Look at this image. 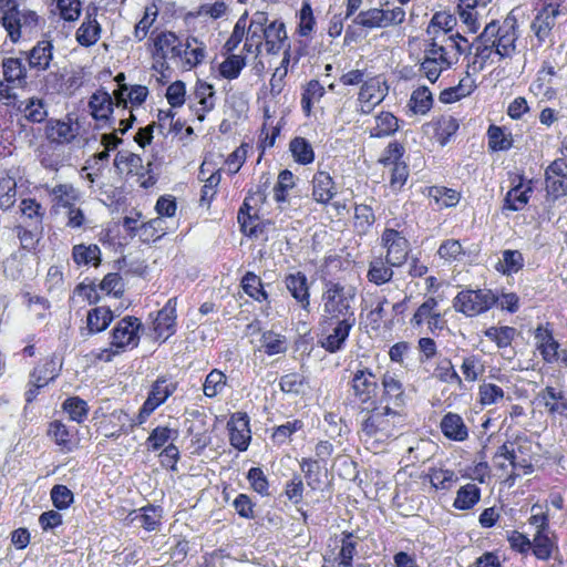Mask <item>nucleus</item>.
Wrapping results in <instances>:
<instances>
[{"mask_svg": "<svg viewBox=\"0 0 567 567\" xmlns=\"http://www.w3.org/2000/svg\"><path fill=\"white\" fill-rule=\"evenodd\" d=\"M560 14L561 11L557 4H548L536 14L530 28L539 43L551 40V30Z\"/></svg>", "mask_w": 567, "mask_h": 567, "instance_id": "nucleus-12", "label": "nucleus"}, {"mask_svg": "<svg viewBox=\"0 0 567 567\" xmlns=\"http://www.w3.org/2000/svg\"><path fill=\"white\" fill-rule=\"evenodd\" d=\"M154 56L162 60L182 58L183 43L174 32H159L153 40Z\"/></svg>", "mask_w": 567, "mask_h": 567, "instance_id": "nucleus-16", "label": "nucleus"}, {"mask_svg": "<svg viewBox=\"0 0 567 567\" xmlns=\"http://www.w3.org/2000/svg\"><path fill=\"white\" fill-rule=\"evenodd\" d=\"M63 409L69 414V417L78 423L83 422L87 417V403L79 396L66 399L63 403Z\"/></svg>", "mask_w": 567, "mask_h": 567, "instance_id": "nucleus-63", "label": "nucleus"}, {"mask_svg": "<svg viewBox=\"0 0 567 567\" xmlns=\"http://www.w3.org/2000/svg\"><path fill=\"white\" fill-rule=\"evenodd\" d=\"M536 347L544 362L553 364L559 360V343L551 330L538 327L535 331Z\"/></svg>", "mask_w": 567, "mask_h": 567, "instance_id": "nucleus-21", "label": "nucleus"}, {"mask_svg": "<svg viewBox=\"0 0 567 567\" xmlns=\"http://www.w3.org/2000/svg\"><path fill=\"white\" fill-rule=\"evenodd\" d=\"M546 193L548 200H557L567 194V162L555 159L546 169Z\"/></svg>", "mask_w": 567, "mask_h": 567, "instance_id": "nucleus-9", "label": "nucleus"}, {"mask_svg": "<svg viewBox=\"0 0 567 567\" xmlns=\"http://www.w3.org/2000/svg\"><path fill=\"white\" fill-rule=\"evenodd\" d=\"M244 291L257 301L267 300V292L264 290L261 279L254 272L248 271L241 279Z\"/></svg>", "mask_w": 567, "mask_h": 567, "instance_id": "nucleus-62", "label": "nucleus"}, {"mask_svg": "<svg viewBox=\"0 0 567 567\" xmlns=\"http://www.w3.org/2000/svg\"><path fill=\"white\" fill-rule=\"evenodd\" d=\"M462 42L466 44L467 40L460 33H456L445 37L441 43H439L440 51L443 52L446 58H449V55L454 56L453 59H449L452 65L455 64L460 56L466 51Z\"/></svg>", "mask_w": 567, "mask_h": 567, "instance_id": "nucleus-44", "label": "nucleus"}, {"mask_svg": "<svg viewBox=\"0 0 567 567\" xmlns=\"http://www.w3.org/2000/svg\"><path fill=\"white\" fill-rule=\"evenodd\" d=\"M555 547L554 533L551 530L535 533L532 548L538 559L547 560Z\"/></svg>", "mask_w": 567, "mask_h": 567, "instance_id": "nucleus-40", "label": "nucleus"}, {"mask_svg": "<svg viewBox=\"0 0 567 567\" xmlns=\"http://www.w3.org/2000/svg\"><path fill=\"white\" fill-rule=\"evenodd\" d=\"M405 20V11L401 7L392 9L371 8L359 12L353 23L367 29H383L399 25Z\"/></svg>", "mask_w": 567, "mask_h": 567, "instance_id": "nucleus-6", "label": "nucleus"}, {"mask_svg": "<svg viewBox=\"0 0 567 567\" xmlns=\"http://www.w3.org/2000/svg\"><path fill=\"white\" fill-rule=\"evenodd\" d=\"M176 306L177 299L171 298L157 312L154 320V331L157 339L167 340L176 331Z\"/></svg>", "mask_w": 567, "mask_h": 567, "instance_id": "nucleus-14", "label": "nucleus"}, {"mask_svg": "<svg viewBox=\"0 0 567 567\" xmlns=\"http://www.w3.org/2000/svg\"><path fill=\"white\" fill-rule=\"evenodd\" d=\"M404 422L405 417L402 410L380 404L368 413L361 424V431L367 437L386 440L395 436Z\"/></svg>", "mask_w": 567, "mask_h": 567, "instance_id": "nucleus-2", "label": "nucleus"}, {"mask_svg": "<svg viewBox=\"0 0 567 567\" xmlns=\"http://www.w3.org/2000/svg\"><path fill=\"white\" fill-rule=\"evenodd\" d=\"M17 111L23 113L25 120L31 123H42L48 117V105L43 99L38 96L20 101Z\"/></svg>", "mask_w": 567, "mask_h": 567, "instance_id": "nucleus-29", "label": "nucleus"}, {"mask_svg": "<svg viewBox=\"0 0 567 567\" xmlns=\"http://www.w3.org/2000/svg\"><path fill=\"white\" fill-rule=\"evenodd\" d=\"M429 476L433 487L445 491L451 489L458 480L452 470L444 468H431Z\"/></svg>", "mask_w": 567, "mask_h": 567, "instance_id": "nucleus-58", "label": "nucleus"}, {"mask_svg": "<svg viewBox=\"0 0 567 567\" xmlns=\"http://www.w3.org/2000/svg\"><path fill=\"white\" fill-rule=\"evenodd\" d=\"M141 328L142 322L136 317L127 316L121 319L112 330L110 347L102 349L96 354V358L101 361L110 362L115 355H118L126 349L136 348L140 342Z\"/></svg>", "mask_w": 567, "mask_h": 567, "instance_id": "nucleus-3", "label": "nucleus"}, {"mask_svg": "<svg viewBox=\"0 0 567 567\" xmlns=\"http://www.w3.org/2000/svg\"><path fill=\"white\" fill-rule=\"evenodd\" d=\"M45 136L51 143L65 144L75 137V130L71 123L50 120L45 125Z\"/></svg>", "mask_w": 567, "mask_h": 567, "instance_id": "nucleus-30", "label": "nucleus"}, {"mask_svg": "<svg viewBox=\"0 0 567 567\" xmlns=\"http://www.w3.org/2000/svg\"><path fill=\"white\" fill-rule=\"evenodd\" d=\"M264 44L268 54H278L287 44L288 37L282 21H267Z\"/></svg>", "mask_w": 567, "mask_h": 567, "instance_id": "nucleus-20", "label": "nucleus"}, {"mask_svg": "<svg viewBox=\"0 0 567 567\" xmlns=\"http://www.w3.org/2000/svg\"><path fill=\"white\" fill-rule=\"evenodd\" d=\"M131 524L143 527L152 532L158 528L162 519V509L155 506L143 507L140 511H133L127 515Z\"/></svg>", "mask_w": 567, "mask_h": 567, "instance_id": "nucleus-26", "label": "nucleus"}, {"mask_svg": "<svg viewBox=\"0 0 567 567\" xmlns=\"http://www.w3.org/2000/svg\"><path fill=\"white\" fill-rule=\"evenodd\" d=\"M517 39V20L513 16H507L502 24L496 21L489 22L482 32V40L493 41L495 53L501 59L512 58L515 54Z\"/></svg>", "mask_w": 567, "mask_h": 567, "instance_id": "nucleus-4", "label": "nucleus"}, {"mask_svg": "<svg viewBox=\"0 0 567 567\" xmlns=\"http://www.w3.org/2000/svg\"><path fill=\"white\" fill-rule=\"evenodd\" d=\"M440 429L443 435L451 441L464 442L468 437V427L457 413H446L440 422Z\"/></svg>", "mask_w": 567, "mask_h": 567, "instance_id": "nucleus-22", "label": "nucleus"}, {"mask_svg": "<svg viewBox=\"0 0 567 567\" xmlns=\"http://www.w3.org/2000/svg\"><path fill=\"white\" fill-rule=\"evenodd\" d=\"M437 301L434 298H427L415 311L411 319L413 326L420 327L425 320L429 324L436 326L440 319V313L436 311Z\"/></svg>", "mask_w": 567, "mask_h": 567, "instance_id": "nucleus-47", "label": "nucleus"}, {"mask_svg": "<svg viewBox=\"0 0 567 567\" xmlns=\"http://www.w3.org/2000/svg\"><path fill=\"white\" fill-rule=\"evenodd\" d=\"M268 14L262 11H257L252 14L249 24L246 23L245 39L252 42L254 47L262 48L265 27H267Z\"/></svg>", "mask_w": 567, "mask_h": 567, "instance_id": "nucleus-34", "label": "nucleus"}, {"mask_svg": "<svg viewBox=\"0 0 567 567\" xmlns=\"http://www.w3.org/2000/svg\"><path fill=\"white\" fill-rule=\"evenodd\" d=\"M2 71L6 81L17 82L19 86L25 83L27 69L18 58H7L2 61Z\"/></svg>", "mask_w": 567, "mask_h": 567, "instance_id": "nucleus-48", "label": "nucleus"}, {"mask_svg": "<svg viewBox=\"0 0 567 567\" xmlns=\"http://www.w3.org/2000/svg\"><path fill=\"white\" fill-rule=\"evenodd\" d=\"M113 312L107 307L91 309L86 316V327L81 330L82 337H90L104 331L113 320Z\"/></svg>", "mask_w": 567, "mask_h": 567, "instance_id": "nucleus-23", "label": "nucleus"}, {"mask_svg": "<svg viewBox=\"0 0 567 567\" xmlns=\"http://www.w3.org/2000/svg\"><path fill=\"white\" fill-rule=\"evenodd\" d=\"M392 267L393 266L386 264V260L384 261L381 258L373 259L372 261H370L369 271L367 275L369 281L378 286L390 281L393 277Z\"/></svg>", "mask_w": 567, "mask_h": 567, "instance_id": "nucleus-49", "label": "nucleus"}, {"mask_svg": "<svg viewBox=\"0 0 567 567\" xmlns=\"http://www.w3.org/2000/svg\"><path fill=\"white\" fill-rule=\"evenodd\" d=\"M354 298V287L343 286L339 282L332 281L327 282L322 293V324L330 327L334 321L343 320L355 322V316L352 308Z\"/></svg>", "mask_w": 567, "mask_h": 567, "instance_id": "nucleus-1", "label": "nucleus"}, {"mask_svg": "<svg viewBox=\"0 0 567 567\" xmlns=\"http://www.w3.org/2000/svg\"><path fill=\"white\" fill-rule=\"evenodd\" d=\"M227 427L230 444L238 451H246L251 440L248 415L243 412L234 413L227 423Z\"/></svg>", "mask_w": 567, "mask_h": 567, "instance_id": "nucleus-11", "label": "nucleus"}, {"mask_svg": "<svg viewBox=\"0 0 567 567\" xmlns=\"http://www.w3.org/2000/svg\"><path fill=\"white\" fill-rule=\"evenodd\" d=\"M488 146L493 151H507L513 146L511 134H506L504 130L496 125H491L487 131Z\"/></svg>", "mask_w": 567, "mask_h": 567, "instance_id": "nucleus-59", "label": "nucleus"}, {"mask_svg": "<svg viewBox=\"0 0 567 567\" xmlns=\"http://www.w3.org/2000/svg\"><path fill=\"white\" fill-rule=\"evenodd\" d=\"M368 130L370 137H386L393 135L399 130V121L392 113L381 112L374 116V125Z\"/></svg>", "mask_w": 567, "mask_h": 567, "instance_id": "nucleus-31", "label": "nucleus"}, {"mask_svg": "<svg viewBox=\"0 0 567 567\" xmlns=\"http://www.w3.org/2000/svg\"><path fill=\"white\" fill-rule=\"evenodd\" d=\"M544 405L548 413L563 416L567 420V394L553 386L544 391Z\"/></svg>", "mask_w": 567, "mask_h": 567, "instance_id": "nucleus-36", "label": "nucleus"}, {"mask_svg": "<svg viewBox=\"0 0 567 567\" xmlns=\"http://www.w3.org/2000/svg\"><path fill=\"white\" fill-rule=\"evenodd\" d=\"M481 499V489L476 484L468 483L462 486L454 499L453 506L456 509L466 511L476 505Z\"/></svg>", "mask_w": 567, "mask_h": 567, "instance_id": "nucleus-39", "label": "nucleus"}, {"mask_svg": "<svg viewBox=\"0 0 567 567\" xmlns=\"http://www.w3.org/2000/svg\"><path fill=\"white\" fill-rule=\"evenodd\" d=\"M477 0H460L457 4V12L462 22L467 27L472 33L477 32L480 24L476 18Z\"/></svg>", "mask_w": 567, "mask_h": 567, "instance_id": "nucleus-53", "label": "nucleus"}, {"mask_svg": "<svg viewBox=\"0 0 567 567\" xmlns=\"http://www.w3.org/2000/svg\"><path fill=\"white\" fill-rule=\"evenodd\" d=\"M496 302V293L491 289H466L456 295L453 307L466 317H475L489 310Z\"/></svg>", "mask_w": 567, "mask_h": 567, "instance_id": "nucleus-5", "label": "nucleus"}, {"mask_svg": "<svg viewBox=\"0 0 567 567\" xmlns=\"http://www.w3.org/2000/svg\"><path fill=\"white\" fill-rule=\"evenodd\" d=\"M237 219L244 233L249 236H257V224L255 221L258 219V210L247 198H245L238 212Z\"/></svg>", "mask_w": 567, "mask_h": 567, "instance_id": "nucleus-46", "label": "nucleus"}, {"mask_svg": "<svg viewBox=\"0 0 567 567\" xmlns=\"http://www.w3.org/2000/svg\"><path fill=\"white\" fill-rule=\"evenodd\" d=\"M381 246L385 249L386 264L401 267L408 259L410 243L402 231L386 227L381 236Z\"/></svg>", "mask_w": 567, "mask_h": 567, "instance_id": "nucleus-7", "label": "nucleus"}, {"mask_svg": "<svg viewBox=\"0 0 567 567\" xmlns=\"http://www.w3.org/2000/svg\"><path fill=\"white\" fill-rule=\"evenodd\" d=\"M246 65V58L241 54H230L219 65L220 74L228 80L237 79Z\"/></svg>", "mask_w": 567, "mask_h": 567, "instance_id": "nucleus-61", "label": "nucleus"}, {"mask_svg": "<svg viewBox=\"0 0 567 567\" xmlns=\"http://www.w3.org/2000/svg\"><path fill=\"white\" fill-rule=\"evenodd\" d=\"M429 197L442 207L455 206L460 200V194L446 187L433 186L429 188Z\"/></svg>", "mask_w": 567, "mask_h": 567, "instance_id": "nucleus-60", "label": "nucleus"}, {"mask_svg": "<svg viewBox=\"0 0 567 567\" xmlns=\"http://www.w3.org/2000/svg\"><path fill=\"white\" fill-rule=\"evenodd\" d=\"M486 338L495 342L498 348H506L512 344L516 329L513 327H489L484 331Z\"/></svg>", "mask_w": 567, "mask_h": 567, "instance_id": "nucleus-56", "label": "nucleus"}, {"mask_svg": "<svg viewBox=\"0 0 567 567\" xmlns=\"http://www.w3.org/2000/svg\"><path fill=\"white\" fill-rule=\"evenodd\" d=\"M289 148L295 161L299 164L307 165L312 163L315 159L312 146L303 137H295L290 142Z\"/></svg>", "mask_w": 567, "mask_h": 567, "instance_id": "nucleus-51", "label": "nucleus"}, {"mask_svg": "<svg viewBox=\"0 0 567 567\" xmlns=\"http://www.w3.org/2000/svg\"><path fill=\"white\" fill-rule=\"evenodd\" d=\"M336 542L340 543V550L336 557L338 566L351 567L358 545L357 538L350 533H342L340 539H337Z\"/></svg>", "mask_w": 567, "mask_h": 567, "instance_id": "nucleus-43", "label": "nucleus"}, {"mask_svg": "<svg viewBox=\"0 0 567 567\" xmlns=\"http://www.w3.org/2000/svg\"><path fill=\"white\" fill-rule=\"evenodd\" d=\"M311 184V196L318 204H329L337 194V187L333 178L324 171L317 172L312 177Z\"/></svg>", "mask_w": 567, "mask_h": 567, "instance_id": "nucleus-17", "label": "nucleus"}, {"mask_svg": "<svg viewBox=\"0 0 567 567\" xmlns=\"http://www.w3.org/2000/svg\"><path fill=\"white\" fill-rule=\"evenodd\" d=\"M433 104L431 91L426 86H421L413 91L409 106L415 114H426Z\"/></svg>", "mask_w": 567, "mask_h": 567, "instance_id": "nucleus-52", "label": "nucleus"}, {"mask_svg": "<svg viewBox=\"0 0 567 567\" xmlns=\"http://www.w3.org/2000/svg\"><path fill=\"white\" fill-rule=\"evenodd\" d=\"M113 97L112 95L103 90L96 91L90 99L89 106L92 116L96 121H103L109 123L111 127L114 125V117H111L113 113Z\"/></svg>", "mask_w": 567, "mask_h": 567, "instance_id": "nucleus-19", "label": "nucleus"}, {"mask_svg": "<svg viewBox=\"0 0 567 567\" xmlns=\"http://www.w3.org/2000/svg\"><path fill=\"white\" fill-rule=\"evenodd\" d=\"M286 287L291 296L300 303L301 308L309 311V287L307 277L302 272L290 274L286 277Z\"/></svg>", "mask_w": 567, "mask_h": 567, "instance_id": "nucleus-28", "label": "nucleus"}, {"mask_svg": "<svg viewBox=\"0 0 567 567\" xmlns=\"http://www.w3.org/2000/svg\"><path fill=\"white\" fill-rule=\"evenodd\" d=\"M354 324L353 321H334L331 332L320 341L321 347L330 353L341 351Z\"/></svg>", "mask_w": 567, "mask_h": 567, "instance_id": "nucleus-18", "label": "nucleus"}, {"mask_svg": "<svg viewBox=\"0 0 567 567\" xmlns=\"http://www.w3.org/2000/svg\"><path fill=\"white\" fill-rule=\"evenodd\" d=\"M39 17L34 11L18 10L14 22H11L12 29H6L12 42H18L22 33H31L38 27Z\"/></svg>", "mask_w": 567, "mask_h": 567, "instance_id": "nucleus-24", "label": "nucleus"}, {"mask_svg": "<svg viewBox=\"0 0 567 567\" xmlns=\"http://www.w3.org/2000/svg\"><path fill=\"white\" fill-rule=\"evenodd\" d=\"M50 193L54 204L64 208H71L79 199L78 190L71 184L56 185Z\"/></svg>", "mask_w": 567, "mask_h": 567, "instance_id": "nucleus-50", "label": "nucleus"}, {"mask_svg": "<svg viewBox=\"0 0 567 567\" xmlns=\"http://www.w3.org/2000/svg\"><path fill=\"white\" fill-rule=\"evenodd\" d=\"M525 259L519 250L505 249L495 265V269L506 276L517 274L524 267Z\"/></svg>", "mask_w": 567, "mask_h": 567, "instance_id": "nucleus-35", "label": "nucleus"}, {"mask_svg": "<svg viewBox=\"0 0 567 567\" xmlns=\"http://www.w3.org/2000/svg\"><path fill=\"white\" fill-rule=\"evenodd\" d=\"M530 190V187L524 189L522 184L516 185L506 194L504 208L514 212L523 209V207L528 203V193Z\"/></svg>", "mask_w": 567, "mask_h": 567, "instance_id": "nucleus-57", "label": "nucleus"}, {"mask_svg": "<svg viewBox=\"0 0 567 567\" xmlns=\"http://www.w3.org/2000/svg\"><path fill=\"white\" fill-rule=\"evenodd\" d=\"M142 157L131 152H118L114 158V166L120 173L138 175L143 168Z\"/></svg>", "mask_w": 567, "mask_h": 567, "instance_id": "nucleus-45", "label": "nucleus"}, {"mask_svg": "<svg viewBox=\"0 0 567 567\" xmlns=\"http://www.w3.org/2000/svg\"><path fill=\"white\" fill-rule=\"evenodd\" d=\"M195 97L200 106L199 109H196L197 118L203 121L205 118V113L210 112L215 107L214 86L206 82H197Z\"/></svg>", "mask_w": 567, "mask_h": 567, "instance_id": "nucleus-38", "label": "nucleus"}, {"mask_svg": "<svg viewBox=\"0 0 567 567\" xmlns=\"http://www.w3.org/2000/svg\"><path fill=\"white\" fill-rule=\"evenodd\" d=\"M324 95V87L317 80H311L308 82L307 86L303 90L301 97V109L306 116H309L311 113V107L313 102L320 101V99Z\"/></svg>", "mask_w": 567, "mask_h": 567, "instance_id": "nucleus-55", "label": "nucleus"}, {"mask_svg": "<svg viewBox=\"0 0 567 567\" xmlns=\"http://www.w3.org/2000/svg\"><path fill=\"white\" fill-rule=\"evenodd\" d=\"M436 451V445L431 440H417L414 445L408 449V461L411 464L425 463L432 458Z\"/></svg>", "mask_w": 567, "mask_h": 567, "instance_id": "nucleus-42", "label": "nucleus"}, {"mask_svg": "<svg viewBox=\"0 0 567 567\" xmlns=\"http://www.w3.org/2000/svg\"><path fill=\"white\" fill-rule=\"evenodd\" d=\"M53 45L50 41H40L28 53L29 65L38 71H45L52 60Z\"/></svg>", "mask_w": 567, "mask_h": 567, "instance_id": "nucleus-33", "label": "nucleus"}, {"mask_svg": "<svg viewBox=\"0 0 567 567\" xmlns=\"http://www.w3.org/2000/svg\"><path fill=\"white\" fill-rule=\"evenodd\" d=\"M260 342L265 352L269 355L284 353L287 350L286 338L272 331L264 332Z\"/></svg>", "mask_w": 567, "mask_h": 567, "instance_id": "nucleus-64", "label": "nucleus"}, {"mask_svg": "<svg viewBox=\"0 0 567 567\" xmlns=\"http://www.w3.org/2000/svg\"><path fill=\"white\" fill-rule=\"evenodd\" d=\"M227 384V377L218 369L212 370L203 384V392L207 398H215L223 392Z\"/></svg>", "mask_w": 567, "mask_h": 567, "instance_id": "nucleus-54", "label": "nucleus"}, {"mask_svg": "<svg viewBox=\"0 0 567 567\" xmlns=\"http://www.w3.org/2000/svg\"><path fill=\"white\" fill-rule=\"evenodd\" d=\"M381 384L383 391L380 404L383 405V403H385L384 405L402 410L406 400L402 382L395 377V374L385 372L382 377Z\"/></svg>", "mask_w": 567, "mask_h": 567, "instance_id": "nucleus-13", "label": "nucleus"}, {"mask_svg": "<svg viewBox=\"0 0 567 567\" xmlns=\"http://www.w3.org/2000/svg\"><path fill=\"white\" fill-rule=\"evenodd\" d=\"M61 369V362L56 357H50L45 361L33 369L31 372V384L35 388H43L53 381Z\"/></svg>", "mask_w": 567, "mask_h": 567, "instance_id": "nucleus-27", "label": "nucleus"}, {"mask_svg": "<svg viewBox=\"0 0 567 567\" xmlns=\"http://www.w3.org/2000/svg\"><path fill=\"white\" fill-rule=\"evenodd\" d=\"M388 91L386 82L380 76H374L363 82L358 100L359 102L380 104L386 96Z\"/></svg>", "mask_w": 567, "mask_h": 567, "instance_id": "nucleus-25", "label": "nucleus"}, {"mask_svg": "<svg viewBox=\"0 0 567 567\" xmlns=\"http://www.w3.org/2000/svg\"><path fill=\"white\" fill-rule=\"evenodd\" d=\"M295 175L284 169L278 175L277 184L274 187V199L278 204L280 209L285 208V204L291 205L290 190L295 188Z\"/></svg>", "mask_w": 567, "mask_h": 567, "instance_id": "nucleus-32", "label": "nucleus"}, {"mask_svg": "<svg viewBox=\"0 0 567 567\" xmlns=\"http://www.w3.org/2000/svg\"><path fill=\"white\" fill-rule=\"evenodd\" d=\"M175 382L164 378L157 379L153 383L148 396L140 410L138 423H144L154 410L163 404L175 392Z\"/></svg>", "mask_w": 567, "mask_h": 567, "instance_id": "nucleus-10", "label": "nucleus"}, {"mask_svg": "<svg viewBox=\"0 0 567 567\" xmlns=\"http://www.w3.org/2000/svg\"><path fill=\"white\" fill-rule=\"evenodd\" d=\"M73 261L80 266H99L101 262V249L97 245H75L72 249Z\"/></svg>", "mask_w": 567, "mask_h": 567, "instance_id": "nucleus-37", "label": "nucleus"}, {"mask_svg": "<svg viewBox=\"0 0 567 567\" xmlns=\"http://www.w3.org/2000/svg\"><path fill=\"white\" fill-rule=\"evenodd\" d=\"M378 389L377 377L367 367H360L352 377V390L354 395L361 401L367 402L375 395Z\"/></svg>", "mask_w": 567, "mask_h": 567, "instance_id": "nucleus-15", "label": "nucleus"}, {"mask_svg": "<svg viewBox=\"0 0 567 567\" xmlns=\"http://www.w3.org/2000/svg\"><path fill=\"white\" fill-rule=\"evenodd\" d=\"M101 34V27L95 19L86 17L76 31V41L83 47L95 44Z\"/></svg>", "mask_w": 567, "mask_h": 567, "instance_id": "nucleus-41", "label": "nucleus"}, {"mask_svg": "<svg viewBox=\"0 0 567 567\" xmlns=\"http://www.w3.org/2000/svg\"><path fill=\"white\" fill-rule=\"evenodd\" d=\"M453 58V55L446 58L443 52L440 51L436 38H433L432 42L424 51V59L421 63L420 71L431 83H434L444 70L452 66L449 59Z\"/></svg>", "mask_w": 567, "mask_h": 567, "instance_id": "nucleus-8", "label": "nucleus"}]
</instances>
